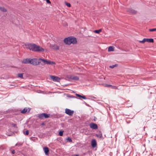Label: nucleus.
<instances>
[{"instance_id": "nucleus-1", "label": "nucleus", "mask_w": 156, "mask_h": 156, "mask_svg": "<svg viewBox=\"0 0 156 156\" xmlns=\"http://www.w3.org/2000/svg\"><path fill=\"white\" fill-rule=\"evenodd\" d=\"M26 48L34 52H43L44 49L39 45L33 43H27L25 44Z\"/></svg>"}, {"instance_id": "nucleus-2", "label": "nucleus", "mask_w": 156, "mask_h": 156, "mask_svg": "<svg viewBox=\"0 0 156 156\" xmlns=\"http://www.w3.org/2000/svg\"><path fill=\"white\" fill-rule=\"evenodd\" d=\"M63 41L64 43L68 45H70L71 44H76L77 42L76 39L73 37H69L65 38Z\"/></svg>"}, {"instance_id": "nucleus-3", "label": "nucleus", "mask_w": 156, "mask_h": 156, "mask_svg": "<svg viewBox=\"0 0 156 156\" xmlns=\"http://www.w3.org/2000/svg\"><path fill=\"white\" fill-rule=\"evenodd\" d=\"M50 115L49 114H47L45 113H42L38 115L37 117L40 119H43L44 118H48L50 117Z\"/></svg>"}, {"instance_id": "nucleus-4", "label": "nucleus", "mask_w": 156, "mask_h": 156, "mask_svg": "<svg viewBox=\"0 0 156 156\" xmlns=\"http://www.w3.org/2000/svg\"><path fill=\"white\" fill-rule=\"evenodd\" d=\"M41 62V61H39V59L37 58H31V62L30 64L34 66L38 65Z\"/></svg>"}, {"instance_id": "nucleus-5", "label": "nucleus", "mask_w": 156, "mask_h": 156, "mask_svg": "<svg viewBox=\"0 0 156 156\" xmlns=\"http://www.w3.org/2000/svg\"><path fill=\"white\" fill-rule=\"evenodd\" d=\"M145 42H147L150 43H153L154 42V39L152 38H144L143 40L139 41L140 43H144Z\"/></svg>"}, {"instance_id": "nucleus-6", "label": "nucleus", "mask_w": 156, "mask_h": 156, "mask_svg": "<svg viewBox=\"0 0 156 156\" xmlns=\"http://www.w3.org/2000/svg\"><path fill=\"white\" fill-rule=\"evenodd\" d=\"M65 113L69 116H71L73 114L74 111L66 108L65 109Z\"/></svg>"}, {"instance_id": "nucleus-7", "label": "nucleus", "mask_w": 156, "mask_h": 156, "mask_svg": "<svg viewBox=\"0 0 156 156\" xmlns=\"http://www.w3.org/2000/svg\"><path fill=\"white\" fill-rule=\"evenodd\" d=\"M127 11L130 14H135L137 13L136 11L131 8L128 9Z\"/></svg>"}, {"instance_id": "nucleus-8", "label": "nucleus", "mask_w": 156, "mask_h": 156, "mask_svg": "<svg viewBox=\"0 0 156 156\" xmlns=\"http://www.w3.org/2000/svg\"><path fill=\"white\" fill-rule=\"evenodd\" d=\"M90 127L93 129H98L97 125L94 123H91L90 124Z\"/></svg>"}, {"instance_id": "nucleus-9", "label": "nucleus", "mask_w": 156, "mask_h": 156, "mask_svg": "<svg viewBox=\"0 0 156 156\" xmlns=\"http://www.w3.org/2000/svg\"><path fill=\"white\" fill-rule=\"evenodd\" d=\"M51 78L54 81L58 82L60 80V78L54 76H51Z\"/></svg>"}, {"instance_id": "nucleus-10", "label": "nucleus", "mask_w": 156, "mask_h": 156, "mask_svg": "<svg viewBox=\"0 0 156 156\" xmlns=\"http://www.w3.org/2000/svg\"><path fill=\"white\" fill-rule=\"evenodd\" d=\"M50 47L51 49L55 50H58L59 48V47L55 44H51Z\"/></svg>"}, {"instance_id": "nucleus-11", "label": "nucleus", "mask_w": 156, "mask_h": 156, "mask_svg": "<svg viewBox=\"0 0 156 156\" xmlns=\"http://www.w3.org/2000/svg\"><path fill=\"white\" fill-rule=\"evenodd\" d=\"M23 63L25 64H28L30 63L31 62V58H27L25 59H24L23 62Z\"/></svg>"}, {"instance_id": "nucleus-12", "label": "nucleus", "mask_w": 156, "mask_h": 156, "mask_svg": "<svg viewBox=\"0 0 156 156\" xmlns=\"http://www.w3.org/2000/svg\"><path fill=\"white\" fill-rule=\"evenodd\" d=\"M91 144L92 147L93 148H94L96 147L97 143L95 139H94L92 140L91 142Z\"/></svg>"}, {"instance_id": "nucleus-13", "label": "nucleus", "mask_w": 156, "mask_h": 156, "mask_svg": "<svg viewBox=\"0 0 156 156\" xmlns=\"http://www.w3.org/2000/svg\"><path fill=\"white\" fill-rule=\"evenodd\" d=\"M44 152L45 153V154L46 155H48L49 154V150L48 147H45L43 148Z\"/></svg>"}, {"instance_id": "nucleus-14", "label": "nucleus", "mask_w": 156, "mask_h": 156, "mask_svg": "<svg viewBox=\"0 0 156 156\" xmlns=\"http://www.w3.org/2000/svg\"><path fill=\"white\" fill-rule=\"evenodd\" d=\"M30 110V109L29 108H25L23 110H21V112L22 113H24L27 112H29Z\"/></svg>"}, {"instance_id": "nucleus-15", "label": "nucleus", "mask_w": 156, "mask_h": 156, "mask_svg": "<svg viewBox=\"0 0 156 156\" xmlns=\"http://www.w3.org/2000/svg\"><path fill=\"white\" fill-rule=\"evenodd\" d=\"M70 78L71 79H72L73 80H79V78L77 76H70Z\"/></svg>"}, {"instance_id": "nucleus-16", "label": "nucleus", "mask_w": 156, "mask_h": 156, "mask_svg": "<svg viewBox=\"0 0 156 156\" xmlns=\"http://www.w3.org/2000/svg\"><path fill=\"white\" fill-rule=\"evenodd\" d=\"M40 60L42 62H43L41 64L42 65H44L45 64H46V62L47 61V60L45 59H42L41 58H40L39 59V61H40Z\"/></svg>"}, {"instance_id": "nucleus-17", "label": "nucleus", "mask_w": 156, "mask_h": 156, "mask_svg": "<svg viewBox=\"0 0 156 156\" xmlns=\"http://www.w3.org/2000/svg\"><path fill=\"white\" fill-rule=\"evenodd\" d=\"M96 136L98 138H100L102 137V134L101 132H99L98 134H96Z\"/></svg>"}, {"instance_id": "nucleus-18", "label": "nucleus", "mask_w": 156, "mask_h": 156, "mask_svg": "<svg viewBox=\"0 0 156 156\" xmlns=\"http://www.w3.org/2000/svg\"><path fill=\"white\" fill-rule=\"evenodd\" d=\"M114 51V48L113 46H111L109 47L108 51Z\"/></svg>"}, {"instance_id": "nucleus-19", "label": "nucleus", "mask_w": 156, "mask_h": 156, "mask_svg": "<svg viewBox=\"0 0 156 156\" xmlns=\"http://www.w3.org/2000/svg\"><path fill=\"white\" fill-rule=\"evenodd\" d=\"M0 10L4 12H5L7 11L6 9L3 7H0Z\"/></svg>"}, {"instance_id": "nucleus-20", "label": "nucleus", "mask_w": 156, "mask_h": 156, "mask_svg": "<svg viewBox=\"0 0 156 156\" xmlns=\"http://www.w3.org/2000/svg\"><path fill=\"white\" fill-rule=\"evenodd\" d=\"M101 31V29H100L98 30H94V32L97 34H99Z\"/></svg>"}, {"instance_id": "nucleus-21", "label": "nucleus", "mask_w": 156, "mask_h": 156, "mask_svg": "<svg viewBox=\"0 0 156 156\" xmlns=\"http://www.w3.org/2000/svg\"><path fill=\"white\" fill-rule=\"evenodd\" d=\"M23 73H18L17 75L18 77L21 78H23Z\"/></svg>"}, {"instance_id": "nucleus-22", "label": "nucleus", "mask_w": 156, "mask_h": 156, "mask_svg": "<svg viewBox=\"0 0 156 156\" xmlns=\"http://www.w3.org/2000/svg\"><path fill=\"white\" fill-rule=\"evenodd\" d=\"M118 66V65L117 64H115L114 65H113L112 66H110L109 67L111 69H113L115 67L117 66Z\"/></svg>"}, {"instance_id": "nucleus-23", "label": "nucleus", "mask_w": 156, "mask_h": 156, "mask_svg": "<svg viewBox=\"0 0 156 156\" xmlns=\"http://www.w3.org/2000/svg\"><path fill=\"white\" fill-rule=\"evenodd\" d=\"M66 140L68 141L69 142H72V140L71 139V138L69 137H68L66 138Z\"/></svg>"}, {"instance_id": "nucleus-24", "label": "nucleus", "mask_w": 156, "mask_h": 156, "mask_svg": "<svg viewBox=\"0 0 156 156\" xmlns=\"http://www.w3.org/2000/svg\"><path fill=\"white\" fill-rule=\"evenodd\" d=\"M29 131L28 130H27L26 131H23V133L25 135H28L29 134Z\"/></svg>"}, {"instance_id": "nucleus-25", "label": "nucleus", "mask_w": 156, "mask_h": 156, "mask_svg": "<svg viewBox=\"0 0 156 156\" xmlns=\"http://www.w3.org/2000/svg\"><path fill=\"white\" fill-rule=\"evenodd\" d=\"M22 145V143L20 142L16 144L15 145L16 146H20Z\"/></svg>"}, {"instance_id": "nucleus-26", "label": "nucleus", "mask_w": 156, "mask_h": 156, "mask_svg": "<svg viewBox=\"0 0 156 156\" xmlns=\"http://www.w3.org/2000/svg\"><path fill=\"white\" fill-rule=\"evenodd\" d=\"M46 63L47 64H52L51 63V61L50 60H47Z\"/></svg>"}, {"instance_id": "nucleus-27", "label": "nucleus", "mask_w": 156, "mask_h": 156, "mask_svg": "<svg viewBox=\"0 0 156 156\" xmlns=\"http://www.w3.org/2000/svg\"><path fill=\"white\" fill-rule=\"evenodd\" d=\"M63 131H60L59 132V135L60 136H62L63 135Z\"/></svg>"}, {"instance_id": "nucleus-28", "label": "nucleus", "mask_w": 156, "mask_h": 156, "mask_svg": "<svg viewBox=\"0 0 156 156\" xmlns=\"http://www.w3.org/2000/svg\"><path fill=\"white\" fill-rule=\"evenodd\" d=\"M149 31H156V28L149 29Z\"/></svg>"}, {"instance_id": "nucleus-29", "label": "nucleus", "mask_w": 156, "mask_h": 156, "mask_svg": "<svg viewBox=\"0 0 156 156\" xmlns=\"http://www.w3.org/2000/svg\"><path fill=\"white\" fill-rule=\"evenodd\" d=\"M65 3L66 5L68 7H71V5L69 3L66 2Z\"/></svg>"}, {"instance_id": "nucleus-30", "label": "nucleus", "mask_w": 156, "mask_h": 156, "mask_svg": "<svg viewBox=\"0 0 156 156\" xmlns=\"http://www.w3.org/2000/svg\"><path fill=\"white\" fill-rule=\"evenodd\" d=\"M111 87H112V89H118L117 87L115 86H112V85Z\"/></svg>"}, {"instance_id": "nucleus-31", "label": "nucleus", "mask_w": 156, "mask_h": 156, "mask_svg": "<svg viewBox=\"0 0 156 156\" xmlns=\"http://www.w3.org/2000/svg\"><path fill=\"white\" fill-rule=\"evenodd\" d=\"M76 96H77V97H79L82 98V96H81V95H80V94H76Z\"/></svg>"}, {"instance_id": "nucleus-32", "label": "nucleus", "mask_w": 156, "mask_h": 156, "mask_svg": "<svg viewBox=\"0 0 156 156\" xmlns=\"http://www.w3.org/2000/svg\"><path fill=\"white\" fill-rule=\"evenodd\" d=\"M112 85L110 84H106L105 86L107 87H111Z\"/></svg>"}, {"instance_id": "nucleus-33", "label": "nucleus", "mask_w": 156, "mask_h": 156, "mask_svg": "<svg viewBox=\"0 0 156 156\" xmlns=\"http://www.w3.org/2000/svg\"><path fill=\"white\" fill-rule=\"evenodd\" d=\"M46 2L48 4H51V2L50 0H46Z\"/></svg>"}, {"instance_id": "nucleus-34", "label": "nucleus", "mask_w": 156, "mask_h": 156, "mask_svg": "<svg viewBox=\"0 0 156 156\" xmlns=\"http://www.w3.org/2000/svg\"><path fill=\"white\" fill-rule=\"evenodd\" d=\"M82 98H83L84 99H87L86 98L85 96H82Z\"/></svg>"}, {"instance_id": "nucleus-35", "label": "nucleus", "mask_w": 156, "mask_h": 156, "mask_svg": "<svg viewBox=\"0 0 156 156\" xmlns=\"http://www.w3.org/2000/svg\"><path fill=\"white\" fill-rule=\"evenodd\" d=\"M12 154H14L15 153V151L14 150H13L12 151Z\"/></svg>"}, {"instance_id": "nucleus-36", "label": "nucleus", "mask_w": 156, "mask_h": 156, "mask_svg": "<svg viewBox=\"0 0 156 156\" xmlns=\"http://www.w3.org/2000/svg\"><path fill=\"white\" fill-rule=\"evenodd\" d=\"M51 63L52 64L51 65L54 64H55V63L53 62H51Z\"/></svg>"}, {"instance_id": "nucleus-37", "label": "nucleus", "mask_w": 156, "mask_h": 156, "mask_svg": "<svg viewBox=\"0 0 156 156\" xmlns=\"http://www.w3.org/2000/svg\"><path fill=\"white\" fill-rule=\"evenodd\" d=\"M13 127H16V124H14V125H13Z\"/></svg>"}, {"instance_id": "nucleus-38", "label": "nucleus", "mask_w": 156, "mask_h": 156, "mask_svg": "<svg viewBox=\"0 0 156 156\" xmlns=\"http://www.w3.org/2000/svg\"><path fill=\"white\" fill-rule=\"evenodd\" d=\"M74 156H79V155L78 154H76L75 155H74Z\"/></svg>"}, {"instance_id": "nucleus-39", "label": "nucleus", "mask_w": 156, "mask_h": 156, "mask_svg": "<svg viewBox=\"0 0 156 156\" xmlns=\"http://www.w3.org/2000/svg\"><path fill=\"white\" fill-rule=\"evenodd\" d=\"M44 123H43L42 125H44Z\"/></svg>"}, {"instance_id": "nucleus-40", "label": "nucleus", "mask_w": 156, "mask_h": 156, "mask_svg": "<svg viewBox=\"0 0 156 156\" xmlns=\"http://www.w3.org/2000/svg\"><path fill=\"white\" fill-rule=\"evenodd\" d=\"M95 119H94V120H95Z\"/></svg>"}, {"instance_id": "nucleus-41", "label": "nucleus", "mask_w": 156, "mask_h": 156, "mask_svg": "<svg viewBox=\"0 0 156 156\" xmlns=\"http://www.w3.org/2000/svg\"><path fill=\"white\" fill-rule=\"evenodd\" d=\"M95 119H94V120H95Z\"/></svg>"}]
</instances>
